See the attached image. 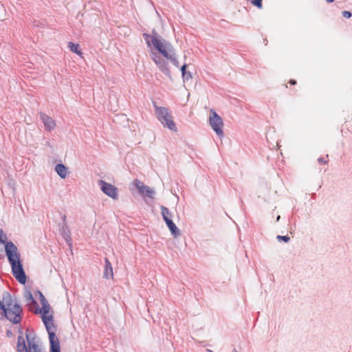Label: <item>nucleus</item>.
<instances>
[{
    "instance_id": "obj_24",
    "label": "nucleus",
    "mask_w": 352,
    "mask_h": 352,
    "mask_svg": "<svg viewBox=\"0 0 352 352\" xmlns=\"http://www.w3.org/2000/svg\"><path fill=\"white\" fill-rule=\"evenodd\" d=\"M289 82V84H291L292 85H294L296 84V81L295 80H290Z\"/></svg>"
},
{
    "instance_id": "obj_26",
    "label": "nucleus",
    "mask_w": 352,
    "mask_h": 352,
    "mask_svg": "<svg viewBox=\"0 0 352 352\" xmlns=\"http://www.w3.org/2000/svg\"><path fill=\"white\" fill-rule=\"evenodd\" d=\"M318 160L320 162H322V160L321 159H318Z\"/></svg>"
},
{
    "instance_id": "obj_14",
    "label": "nucleus",
    "mask_w": 352,
    "mask_h": 352,
    "mask_svg": "<svg viewBox=\"0 0 352 352\" xmlns=\"http://www.w3.org/2000/svg\"><path fill=\"white\" fill-rule=\"evenodd\" d=\"M172 234L174 235L175 237H177L179 235V230L175 226V224L173 222L171 219L167 220L165 221Z\"/></svg>"
},
{
    "instance_id": "obj_4",
    "label": "nucleus",
    "mask_w": 352,
    "mask_h": 352,
    "mask_svg": "<svg viewBox=\"0 0 352 352\" xmlns=\"http://www.w3.org/2000/svg\"><path fill=\"white\" fill-rule=\"evenodd\" d=\"M154 107L157 118L164 125V126H166L173 131H177V129L176 124L173 121V116L169 109L164 107H157L155 104H154Z\"/></svg>"
},
{
    "instance_id": "obj_23",
    "label": "nucleus",
    "mask_w": 352,
    "mask_h": 352,
    "mask_svg": "<svg viewBox=\"0 0 352 352\" xmlns=\"http://www.w3.org/2000/svg\"><path fill=\"white\" fill-rule=\"evenodd\" d=\"M5 241L3 239V233H2V231L0 230V245H3L4 244Z\"/></svg>"
},
{
    "instance_id": "obj_19",
    "label": "nucleus",
    "mask_w": 352,
    "mask_h": 352,
    "mask_svg": "<svg viewBox=\"0 0 352 352\" xmlns=\"http://www.w3.org/2000/svg\"><path fill=\"white\" fill-rule=\"evenodd\" d=\"M187 67V65L186 64H184L182 68H181V71H182V76L184 78H186V79L188 78V77L191 78V76L190 74H186V69Z\"/></svg>"
},
{
    "instance_id": "obj_22",
    "label": "nucleus",
    "mask_w": 352,
    "mask_h": 352,
    "mask_svg": "<svg viewBox=\"0 0 352 352\" xmlns=\"http://www.w3.org/2000/svg\"><path fill=\"white\" fill-rule=\"evenodd\" d=\"M27 298H28V300H32L34 303H36V302H35V300H34V298H33V296H32V294H31V293H30V292H29V293L27 294Z\"/></svg>"
},
{
    "instance_id": "obj_25",
    "label": "nucleus",
    "mask_w": 352,
    "mask_h": 352,
    "mask_svg": "<svg viewBox=\"0 0 352 352\" xmlns=\"http://www.w3.org/2000/svg\"><path fill=\"white\" fill-rule=\"evenodd\" d=\"M327 3H333L334 0H326Z\"/></svg>"
},
{
    "instance_id": "obj_18",
    "label": "nucleus",
    "mask_w": 352,
    "mask_h": 352,
    "mask_svg": "<svg viewBox=\"0 0 352 352\" xmlns=\"http://www.w3.org/2000/svg\"><path fill=\"white\" fill-rule=\"evenodd\" d=\"M166 58L170 60L173 63V64H174L175 66H177V67L179 66V62L177 61V60L175 56L174 50L173 51V52H171L170 54H168V56L166 57Z\"/></svg>"
},
{
    "instance_id": "obj_9",
    "label": "nucleus",
    "mask_w": 352,
    "mask_h": 352,
    "mask_svg": "<svg viewBox=\"0 0 352 352\" xmlns=\"http://www.w3.org/2000/svg\"><path fill=\"white\" fill-rule=\"evenodd\" d=\"M41 119L42 120L46 130L52 131L55 128L56 122L51 117L45 114H41Z\"/></svg>"
},
{
    "instance_id": "obj_1",
    "label": "nucleus",
    "mask_w": 352,
    "mask_h": 352,
    "mask_svg": "<svg viewBox=\"0 0 352 352\" xmlns=\"http://www.w3.org/2000/svg\"><path fill=\"white\" fill-rule=\"evenodd\" d=\"M40 296L41 308L39 309L38 313L41 314L43 322L49 334L50 352H60V343L54 333L55 326L53 323L52 315L50 312L51 307L41 293H40Z\"/></svg>"
},
{
    "instance_id": "obj_10",
    "label": "nucleus",
    "mask_w": 352,
    "mask_h": 352,
    "mask_svg": "<svg viewBox=\"0 0 352 352\" xmlns=\"http://www.w3.org/2000/svg\"><path fill=\"white\" fill-rule=\"evenodd\" d=\"M152 59L162 72L166 73L169 72V69L167 67V63L161 57L153 54Z\"/></svg>"
},
{
    "instance_id": "obj_16",
    "label": "nucleus",
    "mask_w": 352,
    "mask_h": 352,
    "mask_svg": "<svg viewBox=\"0 0 352 352\" xmlns=\"http://www.w3.org/2000/svg\"><path fill=\"white\" fill-rule=\"evenodd\" d=\"M28 352H42L41 349L34 342H28Z\"/></svg>"
},
{
    "instance_id": "obj_5",
    "label": "nucleus",
    "mask_w": 352,
    "mask_h": 352,
    "mask_svg": "<svg viewBox=\"0 0 352 352\" xmlns=\"http://www.w3.org/2000/svg\"><path fill=\"white\" fill-rule=\"evenodd\" d=\"M210 113L209 124L216 134L219 137L222 138L224 135L223 120L214 109H210Z\"/></svg>"
},
{
    "instance_id": "obj_7",
    "label": "nucleus",
    "mask_w": 352,
    "mask_h": 352,
    "mask_svg": "<svg viewBox=\"0 0 352 352\" xmlns=\"http://www.w3.org/2000/svg\"><path fill=\"white\" fill-rule=\"evenodd\" d=\"M133 184L138 190L139 193L142 195V197H148L150 199L154 198L155 191L149 186L145 185L142 182L135 179Z\"/></svg>"
},
{
    "instance_id": "obj_17",
    "label": "nucleus",
    "mask_w": 352,
    "mask_h": 352,
    "mask_svg": "<svg viewBox=\"0 0 352 352\" xmlns=\"http://www.w3.org/2000/svg\"><path fill=\"white\" fill-rule=\"evenodd\" d=\"M160 208L162 210V214L164 220L165 221H166L167 220L170 219V213L168 209L165 206H161Z\"/></svg>"
},
{
    "instance_id": "obj_3",
    "label": "nucleus",
    "mask_w": 352,
    "mask_h": 352,
    "mask_svg": "<svg viewBox=\"0 0 352 352\" xmlns=\"http://www.w3.org/2000/svg\"><path fill=\"white\" fill-rule=\"evenodd\" d=\"M6 252L10 263L14 276L19 283L25 284L26 276L21 263L16 247L12 243H8L6 245Z\"/></svg>"
},
{
    "instance_id": "obj_11",
    "label": "nucleus",
    "mask_w": 352,
    "mask_h": 352,
    "mask_svg": "<svg viewBox=\"0 0 352 352\" xmlns=\"http://www.w3.org/2000/svg\"><path fill=\"white\" fill-rule=\"evenodd\" d=\"M16 350L18 352H28V351L26 344H25V339L21 336L18 337Z\"/></svg>"
},
{
    "instance_id": "obj_21",
    "label": "nucleus",
    "mask_w": 352,
    "mask_h": 352,
    "mask_svg": "<svg viewBox=\"0 0 352 352\" xmlns=\"http://www.w3.org/2000/svg\"><path fill=\"white\" fill-rule=\"evenodd\" d=\"M342 16L345 18H350L351 16V13L349 11H344L342 12Z\"/></svg>"
},
{
    "instance_id": "obj_20",
    "label": "nucleus",
    "mask_w": 352,
    "mask_h": 352,
    "mask_svg": "<svg viewBox=\"0 0 352 352\" xmlns=\"http://www.w3.org/2000/svg\"><path fill=\"white\" fill-rule=\"evenodd\" d=\"M277 239L279 241L283 240V241H285L286 243L289 241V237L287 236H280V235H278V236H277Z\"/></svg>"
},
{
    "instance_id": "obj_6",
    "label": "nucleus",
    "mask_w": 352,
    "mask_h": 352,
    "mask_svg": "<svg viewBox=\"0 0 352 352\" xmlns=\"http://www.w3.org/2000/svg\"><path fill=\"white\" fill-rule=\"evenodd\" d=\"M151 42L153 47L165 58L173 51V48L169 43L157 36H152Z\"/></svg>"
},
{
    "instance_id": "obj_8",
    "label": "nucleus",
    "mask_w": 352,
    "mask_h": 352,
    "mask_svg": "<svg viewBox=\"0 0 352 352\" xmlns=\"http://www.w3.org/2000/svg\"><path fill=\"white\" fill-rule=\"evenodd\" d=\"M101 190L107 196L113 199H118V188L113 185L109 184L102 179L98 181Z\"/></svg>"
},
{
    "instance_id": "obj_2",
    "label": "nucleus",
    "mask_w": 352,
    "mask_h": 352,
    "mask_svg": "<svg viewBox=\"0 0 352 352\" xmlns=\"http://www.w3.org/2000/svg\"><path fill=\"white\" fill-rule=\"evenodd\" d=\"M22 308L16 300L6 293L0 300V318H6L13 324H18L21 320Z\"/></svg>"
},
{
    "instance_id": "obj_13",
    "label": "nucleus",
    "mask_w": 352,
    "mask_h": 352,
    "mask_svg": "<svg viewBox=\"0 0 352 352\" xmlns=\"http://www.w3.org/2000/svg\"><path fill=\"white\" fill-rule=\"evenodd\" d=\"M55 170L58 175L63 179L65 178L67 175V168L62 164H57Z\"/></svg>"
},
{
    "instance_id": "obj_27",
    "label": "nucleus",
    "mask_w": 352,
    "mask_h": 352,
    "mask_svg": "<svg viewBox=\"0 0 352 352\" xmlns=\"http://www.w3.org/2000/svg\"><path fill=\"white\" fill-rule=\"evenodd\" d=\"M234 352H238L237 351L234 350Z\"/></svg>"
},
{
    "instance_id": "obj_12",
    "label": "nucleus",
    "mask_w": 352,
    "mask_h": 352,
    "mask_svg": "<svg viewBox=\"0 0 352 352\" xmlns=\"http://www.w3.org/2000/svg\"><path fill=\"white\" fill-rule=\"evenodd\" d=\"M113 276V268L111 267L110 261L106 258L105 259V268L104 272V277L105 278H112Z\"/></svg>"
},
{
    "instance_id": "obj_15",
    "label": "nucleus",
    "mask_w": 352,
    "mask_h": 352,
    "mask_svg": "<svg viewBox=\"0 0 352 352\" xmlns=\"http://www.w3.org/2000/svg\"><path fill=\"white\" fill-rule=\"evenodd\" d=\"M68 47L72 52L82 56V52L80 50L79 44L74 43L73 42L68 43Z\"/></svg>"
}]
</instances>
